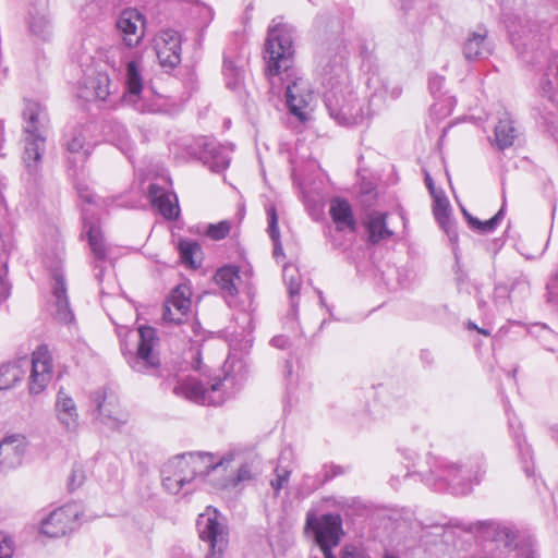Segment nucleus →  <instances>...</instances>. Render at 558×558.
<instances>
[{"mask_svg":"<svg viewBox=\"0 0 558 558\" xmlns=\"http://www.w3.org/2000/svg\"><path fill=\"white\" fill-rule=\"evenodd\" d=\"M348 56L347 45L337 39L322 49L318 69L330 117L342 125H357L371 118L372 110L369 100L359 98L353 90L347 66Z\"/></svg>","mask_w":558,"mask_h":558,"instance_id":"nucleus-1","label":"nucleus"},{"mask_svg":"<svg viewBox=\"0 0 558 558\" xmlns=\"http://www.w3.org/2000/svg\"><path fill=\"white\" fill-rule=\"evenodd\" d=\"M293 33V27L288 24L270 25L265 44V59L271 88H275L277 82L282 83L290 113L300 121H305V109L313 100V93L307 81L294 68Z\"/></svg>","mask_w":558,"mask_h":558,"instance_id":"nucleus-2","label":"nucleus"},{"mask_svg":"<svg viewBox=\"0 0 558 558\" xmlns=\"http://www.w3.org/2000/svg\"><path fill=\"white\" fill-rule=\"evenodd\" d=\"M24 119V153L23 162L28 181L37 183L40 174L41 157L46 150L49 129L47 109L37 101L28 100L23 110Z\"/></svg>","mask_w":558,"mask_h":558,"instance_id":"nucleus-3","label":"nucleus"},{"mask_svg":"<svg viewBox=\"0 0 558 558\" xmlns=\"http://www.w3.org/2000/svg\"><path fill=\"white\" fill-rule=\"evenodd\" d=\"M477 525L489 537L490 550L500 549L497 556L502 557L517 550L518 558H538L535 541L529 535H519L513 525L493 521L481 522Z\"/></svg>","mask_w":558,"mask_h":558,"instance_id":"nucleus-4","label":"nucleus"},{"mask_svg":"<svg viewBox=\"0 0 558 558\" xmlns=\"http://www.w3.org/2000/svg\"><path fill=\"white\" fill-rule=\"evenodd\" d=\"M225 378L215 379L209 386H205L196 377H179L172 388L175 396L182 397L203 405H220L225 402Z\"/></svg>","mask_w":558,"mask_h":558,"instance_id":"nucleus-5","label":"nucleus"},{"mask_svg":"<svg viewBox=\"0 0 558 558\" xmlns=\"http://www.w3.org/2000/svg\"><path fill=\"white\" fill-rule=\"evenodd\" d=\"M484 459L481 454L469 458L464 463H454L442 461L438 464L436 470H432L438 480L447 482L449 485H463L460 489L461 493L469 492L466 482H478L482 474L485 472Z\"/></svg>","mask_w":558,"mask_h":558,"instance_id":"nucleus-6","label":"nucleus"},{"mask_svg":"<svg viewBox=\"0 0 558 558\" xmlns=\"http://www.w3.org/2000/svg\"><path fill=\"white\" fill-rule=\"evenodd\" d=\"M196 526L199 538L208 546L206 558H222L229 543L228 530L217 512L199 514Z\"/></svg>","mask_w":558,"mask_h":558,"instance_id":"nucleus-7","label":"nucleus"},{"mask_svg":"<svg viewBox=\"0 0 558 558\" xmlns=\"http://www.w3.org/2000/svg\"><path fill=\"white\" fill-rule=\"evenodd\" d=\"M140 341L135 354H130L128 363L137 373H146L159 365V357L155 352L158 338L156 330L149 326L138 328Z\"/></svg>","mask_w":558,"mask_h":558,"instance_id":"nucleus-8","label":"nucleus"},{"mask_svg":"<svg viewBox=\"0 0 558 558\" xmlns=\"http://www.w3.org/2000/svg\"><path fill=\"white\" fill-rule=\"evenodd\" d=\"M305 530H311L319 547H335L340 542L341 518L339 514L327 513L317 517L307 512Z\"/></svg>","mask_w":558,"mask_h":558,"instance_id":"nucleus-9","label":"nucleus"},{"mask_svg":"<svg viewBox=\"0 0 558 558\" xmlns=\"http://www.w3.org/2000/svg\"><path fill=\"white\" fill-rule=\"evenodd\" d=\"M90 401L94 404V416L101 424L109 428L117 429L124 425L129 420V414L122 410L118 399L105 391L97 390L90 395Z\"/></svg>","mask_w":558,"mask_h":558,"instance_id":"nucleus-10","label":"nucleus"},{"mask_svg":"<svg viewBox=\"0 0 558 558\" xmlns=\"http://www.w3.org/2000/svg\"><path fill=\"white\" fill-rule=\"evenodd\" d=\"M81 515L77 504H68L53 510L41 521L40 532L49 537H61L73 531Z\"/></svg>","mask_w":558,"mask_h":558,"instance_id":"nucleus-11","label":"nucleus"},{"mask_svg":"<svg viewBox=\"0 0 558 558\" xmlns=\"http://www.w3.org/2000/svg\"><path fill=\"white\" fill-rule=\"evenodd\" d=\"M192 291L186 284L175 287L163 305L162 319L166 323L181 325L186 322L191 312Z\"/></svg>","mask_w":558,"mask_h":558,"instance_id":"nucleus-12","label":"nucleus"},{"mask_svg":"<svg viewBox=\"0 0 558 558\" xmlns=\"http://www.w3.org/2000/svg\"><path fill=\"white\" fill-rule=\"evenodd\" d=\"M88 211L89 210L87 208H83V229L86 233L88 244L94 256L93 266L96 270L95 278L98 281H101L104 275L102 263L107 260L108 247L99 223L88 219Z\"/></svg>","mask_w":558,"mask_h":558,"instance_id":"nucleus-13","label":"nucleus"},{"mask_svg":"<svg viewBox=\"0 0 558 558\" xmlns=\"http://www.w3.org/2000/svg\"><path fill=\"white\" fill-rule=\"evenodd\" d=\"M181 35L174 29H163L156 39L155 49L163 68H175L181 61Z\"/></svg>","mask_w":558,"mask_h":558,"instance_id":"nucleus-14","label":"nucleus"},{"mask_svg":"<svg viewBox=\"0 0 558 558\" xmlns=\"http://www.w3.org/2000/svg\"><path fill=\"white\" fill-rule=\"evenodd\" d=\"M90 131L85 125L74 128L64 138L63 146L69 153V160L75 166L84 163L93 151V145L88 141Z\"/></svg>","mask_w":558,"mask_h":558,"instance_id":"nucleus-15","label":"nucleus"},{"mask_svg":"<svg viewBox=\"0 0 558 558\" xmlns=\"http://www.w3.org/2000/svg\"><path fill=\"white\" fill-rule=\"evenodd\" d=\"M51 357L46 347H39L32 355V372L29 376V391L41 392L51 378Z\"/></svg>","mask_w":558,"mask_h":558,"instance_id":"nucleus-16","label":"nucleus"},{"mask_svg":"<svg viewBox=\"0 0 558 558\" xmlns=\"http://www.w3.org/2000/svg\"><path fill=\"white\" fill-rule=\"evenodd\" d=\"M118 29L123 34L128 47H135L144 35V16L135 9L123 10L117 21Z\"/></svg>","mask_w":558,"mask_h":558,"instance_id":"nucleus-17","label":"nucleus"},{"mask_svg":"<svg viewBox=\"0 0 558 558\" xmlns=\"http://www.w3.org/2000/svg\"><path fill=\"white\" fill-rule=\"evenodd\" d=\"M26 438L21 434H11L0 441V466L14 469L22 463L26 451Z\"/></svg>","mask_w":558,"mask_h":558,"instance_id":"nucleus-18","label":"nucleus"},{"mask_svg":"<svg viewBox=\"0 0 558 558\" xmlns=\"http://www.w3.org/2000/svg\"><path fill=\"white\" fill-rule=\"evenodd\" d=\"M463 56L466 60H482L488 58L494 50V45L488 38L485 27L478 26L468 34L463 44Z\"/></svg>","mask_w":558,"mask_h":558,"instance_id":"nucleus-19","label":"nucleus"},{"mask_svg":"<svg viewBox=\"0 0 558 558\" xmlns=\"http://www.w3.org/2000/svg\"><path fill=\"white\" fill-rule=\"evenodd\" d=\"M183 456L195 480L204 478V476L208 475L211 471H218L223 468L226 463L230 462V459L218 458L209 452H189L183 453Z\"/></svg>","mask_w":558,"mask_h":558,"instance_id":"nucleus-20","label":"nucleus"},{"mask_svg":"<svg viewBox=\"0 0 558 558\" xmlns=\"http://www.w3.org/2000/svg\"><path fill=\"white\" fill-rule=\"evenodd\" d=\"M57 420L68 432H75L78 428V413L74 400L60 390L54 404Z\"/></svg>","mask_w":558,"mask_h":558,"instance_id":"nucleus-21","label":"nucleus"},{"mask_svg":"<svg viewBox=\"0 0 558 558\" xmlns=\"http://www.w3.org/2000/svg\"><path fill=\"white\" fill-rule=\"evenodd\" d=\"M110 95V78L106 72L93 71L83 81L81 96L86 99L106 100Z\"/></svg>","mask_w":558,"mask_h":558,"instance_id":"nucleus-22","label":"nucleus"},{"mask_svg":"<svg viewBox=\"0 0 558 558\" xmlns=\"http://www.w3.org/2000/svg\"><path fill=\"white\" fill-rule=\"evenodd\" d=\"M141 113H171L173 111V104L162 95L153 92H146L143 96L138 95L136 100L128 102Z\"/></svg>","mask_w":558,"mask_h":558,"instance_id":"nucleus-23","label":"nucleus"},{"mask_svg":"<svg viewBox=\"0 0 558 558\" xmlns=\"http://www.w3.org/2000/svg\"><path fill=\"white\" fill-rule=\"evenodd\" d=\"M434 205L433 213L435 219L441 227V229L447 233L451 242H456L458 240V232L456 230L454 222L450 218V205L448 198L444 194L442 191L433 195Z\"/></svg>","mask_w":558,"mask_h":558,"instance_id":"nucleus-24","label":"nucleus"},{"mask_svg":"<svg viewBox=\"0 0 558 558\" xmlns=\"http://www.w3.org/2000/svg\"><path fill=\"white\" fill-rule=\"evenodd\" d=\"M387 215L379 211H372L365 220V230L367 241L372 244L388 241L393 232L388 228L386 221Z\"/></svg>","mask_w":558,"mask_h":558,"instance_id":"nucleus-25","label":"nucleus"},{"mask_svg":"<svg viewBox=\"0 0 558 558\" xmlns=\"http://www.w3.org/2000/svg\"><path fill=\"white\" fill-rule=\"evenodd\" d=\"M52 296L54 300L56 318L65 324L72 322L74 316L69 305L65 282L60 274H56L53 277Z\"/></svg>","mask_w":558,"mask_h":558,"instance_id":"nucleus-26","label":"nucleus"},{"mask_svg":"<svg viewBox=\"0 0 558 558\" xmlns=\"http://www.w3.org/2000/svg\"><path fill=\"white\" fill-rule=\"evenodd\" d=\"M329 214L338 231H343L347 228L355 231L356 223L348 201L340 197L331 199Z\"/></svg>","mask_w":558,"mask_h":558,"instance_id":"nucleus-27","label":"nucleus"},{"mask_svg":"<svg viewBox=\"0 0 558 558\" xmlns=\"http://www.w3.org/2000/svg\"><path fill=\"white\" fill-rule=\"evenodd\" d=\"M201 159L214 172L226 170L230 163L228 154L215 141L204 143Z\"/></svg>","mask_w":558,"mask_h":558,"instance_id":"nucleus-28","label":"nucleus"},{"mask_svg":"<svg viewBox=\"0 0 558 558\" xmlns=\"http://www.w3.org/2000/svg\"><path fill=\"white\" fill-rule=\"evenodd\" d=\"M125 85L126 93L123 96V101L128 104L131 100H136V97L143 90V77L141 73V60L133 59L126 62L125 66Z\"/></svg>","mask_w":558,"mask_h":558,"instance_id":"nucleus-29","label":"nucleus"},{"mask_svg":"<svg viewBox=\"0 0 558 558\" xmlns=\"http://www.w3.org/2000/svg\"><path fill=\"white\" fill-rule=\"evenodd\" d=\"M149 197L151 203L158 207L160 214L169 220L175 219L179 215V207L175 196L163 192L156 184L149 185Z\"/></svg>","mask_w":558,"mask_h":558,"instance_id":"nucleus-30","label":"nucleus"},{"mask_svg":"<svg viewBox=\"0 0 558 558\" xmlns=\"http://www.w3.org/2000/svg\"><path fill=\"white\" fill-rule=\"evenodd\" d=\"M518 136L517 129L513 126V121L508 112H502L498 118V123L495 126L494 144L498 149L504 150L513 145Z\"/></svg>","mask_w":558,"mask_h":558,"instance_id":"nucleus-31","label":"nucleus"},{"mask_svg":"<svg viewBox=\"0 0 558 558\" xmlns=\"http://www.w3.org/2000/svg\"><path fill=\"white\" fill-rule=\"evenodd\" d=\"M215 280L225 295L234 296L238 294L241 281L238 267L225 266L219 268L215 275Z\"/></svg>","mask_w":558,"mask_h":558,"instance_id":"nucleus-32","label":"nucleus"},{"mask_svg":"<svg viewBox=\"0 0 558 558\" xmlns=\"http://www.w3.org/2000/svg\"><path fill=\"white\" fill-rule=\"evenodd\" d=\"M27 23L29 31L34 35L44 39L49 35V21L46 15L45 7L31 9Z\"/></svg>","mask_w":558,"mask_h":558,"instance_id":"nucleus-33","label":"nucleus"},{"mask_svg":"<svg viewBox=\"0 0 558 558\" xmlns=\"http://www.w3.org/2000/svg\"><path fill=\"white\" fill-rule=\"evenodd\" d=\"M10 245V236L0 234V303L9 298L11 290L10 283L4 278L8 272L7 258L2 259V254L9 250Z\"/></svg>","mask_w":558,"mask_h":558,"instance_id":"nucleus-34","label":"nucleus"},{"mask_svg":"<svg viewBox=\"0 0 558 558\" xmlns=\"http://www.w3.org/2000/svg\"><path fill=\"white\" fill-rule=\"evenodd\" d=\"M268 217V233L274 243V256L278 258L279 256H283V247L280 242V231L278 227V216L276 211V207L270 205L266 209Z\"/></svg>","mask_w":558,"mask_h":558,"instance_id":"nucleus-35","label":"nucleus"},{"mask_svg":"<svg viewBox=\"0 0 558 558\" xmlns=\"http://www.w3.org/2000/svg\"><path fill=\"white\" fill-rule=\"evenodd\" d=\"M531 333L535 335L539 339L546 350L558 353V335L546 325H534Z\"/></svg>","mask_w":558,"mask_h":558,"instance_id":"nucleus-36","label":"nucleus"},{"mask_svg":"<svg viewBox=\"0 0 558 558\" xmlns=\"http://www.w3.org/2000/svg\"><path fill=\"white\" fill-rule=\"evenodd\" d=\"M223 75H225L228 88L236 89V88H239V86L243 80L244 70L242 69V66L236 65L233 61L225 58Z\"/></svg>","mask_w":558,"mask_h":558,"instance_id":"nucleus-37","label":"nucleus"},{"mask_svg":"<svg viewBox=\"0 0 558 558\" xmlns=\"http://www.w3.org/2000/svg\"><path fill=\"white\" fill-rule=\"evenodd\" d=\"M23 376L17 364H3L0 366V389H9Z\"/></svg>","mask_w":558,"mask_h":558,"instance_id":"nucleus-38","label":"nucleus"},{"mask_svg":"<svg viewBox=\"0 0 558 558\" xmlns=\"http://www.w3.org/2000/svg\"><path fill=\"white\" fill-rule=\"evenodd\" d=\"M165 465H171V469L174 471L175 475H178L179 478L182 477L183 486L191 484L192 481L195 480L194 475L191 474L189 463L186 462L183 454L170 459Z\"/></svg>","mask_w":558,"mask_h":558,"instance_id":"nucleus-39","label":"nucleus"},{"mask_svg":"<svg viewBox=\"0 0 558 558\" xmlns=\"http://www.w3.org/2000/svg\"><path fill=\"white\" fill-rule=\"evenodd\" d=\"M284 283L288 287L290 298L293 299L299 294L301 289V275L298 268L293 265H286L282 271Z\"/></svg>","mask_w":558,"mask_h":558,"instance_id":"nucleus-40","label":"nucleus"},{"mask_svg":"<svg viewBox=\"0 0 558 558\" xmlns=\"http://www.w3.org/2000/svg\"><path fill=\"white\" fill-rule=\"evenodd\" d=\"M504 218V207H501L498 213L486 221H481L475 217H470V228L480 232V233H490L493 232L500 221Z\"/></svg>","mask_w":558,"mask_h":558,"instance_id":"nucleus-41","label":"nucleus"},{"mask_svg":"<svg viewBox=\"0 0 558 558\" xmlns=\"http://www.w3.org/2000/svg\"><path fill=\"white\" fill-rule=\"evenodd\" d=\"M514 440L519 449L521 462L523 464V470L527 476H531L534 473V466L532 463V450L530 446L526 444L525 439L522 438L517 433L514 434Z\"/></svg>","mask_w":558,"mask_h":558,"instance_id":"nucleus-42","label":"nucleus"},{"mask_svg":"<svg viewBox=\"0 0 558 558\" xmlns=\"http://www.w3.org/2000/svg\"><path fill=\"white\" fill-rule=\"evenodd\" d=\"M171 465H163L161 469L162 486L171 494H178L183 489L182 477H178Z\"/></svg>","mask_w":558,"mask_h":558,"instance_id":"nucleus-43","label":"nucleus"},{"mask_svg":"<svg viewBox=\"0 0 558 558\" xmlns=\"http://www.w3.org/2000/svg\"><path fill=\"white\" fill-rule=\"evenodd\" d=\"M179 251L183 263L191 266H196L193 256L196 252L201 251V246L195 241L182 240L179 243Z\"/></svg>","mask_w":558,"mask_h":558,"instance_id":"nucleus-44","label":"nucleus"},{"mask_svg":"<svg viewBox=\"0 0 558 558\" xmlns=\"http://www.w3.org/2000/svg\"><path fill=\"white\" fill-rule=\"evenodd\" d=\"M230 232V223L228 221H220L216 225H209L207 234L214 240L225 239Z\"/></svg>","mask_w":558,"mask_h":558,"instance_id":"nucleus-45","label":"nucleus"},{"mask_svg":"<svg viewBox=\"0 0 558 558\" xmlns=\"http://www.w3.org/2000/svg\"><path fill=\"white\" fill-rule=\"evenodd\" d=\"M510 291L507 286L498 284L494 291V303L498 310H502L509 301Z\"/></svg>","mask_w":558,"mask_h":558,"instance_id":"nucleus-46","label":"nucleus"},{"mask_svg":"<svg viewBox=\"0 0 558 558\" xmlns=\"http://www.w3.org/2000/svg\"><path fill=\"white\" fill-rule=\"evenodd\" d=\"M275 472L276 477L270 481V485L274 488L275 493L278 494L279 490L288 483L290 477V471L277 468Z\"/></svg>","mask_w":558,"mask_h":558,"instance_id":"nucleus-47","label":"nucleus"},{"mask_svg":"<svg viewBox=\"0 0 558 558\" xmlns=\"http://www.w3.org/2000/svg\"><path fill=\"white\" fill-rule=\"evenodd\" d=\"M85 481V473L81 465H74L69 477V487L74 490L82 486Z\"/></svg>","mask_w":558,"mask_h":558,"instance_id":"nucleus-48","label":"nucleus"},{"mask_svg":"<svg viewBox=\"0 0 558 558\" xmlns=\"http://www.w3.org/2000/svg\"><path fill=\"white\" fill-rule=\"evenodd\" d=\"M14 553V542L11 537L4 536L0 539V558H12Z\"/></svg>","mask_w":558,"mask_h":558,"instance_id":"nucleus-49","label":"nucleus"},{"mask_svg":"<svg viewBox=\"0 0 558 558\" xmlns=\"http://www.w3.org/2000/svg\"><path fill=\"white\" fill-rule=\"evenodd\" d=\"M252 478V472L247 464H243L239 468L235 477L233 478V486H238L239 484L250 481Z\"/></svg>","mask_w":558,"mask_h":558,"instance_id":"nucleus-50","label":"nucleus"},{"mask_svg":"<svg viewBox=\"0 0 558 558\" xmlns=\"http://www.w3.org/2000/svg\"><path fill=\"white\" fill-rule=\"evenodd\" d=\"M444 83H445L444 76H440V75L430 76L429 82H428L430 93L433 95L440 93L442 89Z\"/></svg>","mask_w":558,"mask_h":558,"instance_id":"nucleus-51","label":"nucleus"},{"mask_svg":"<svg viewBox=\"0 0 558 558\" xmlns=\"http://www.w3.org/2000/svg\"><path fill=\"white\" fill-rule=\"evenodd\" d=\"M549 300L558 302V274L547 284Z\"/></svg>","mask_w":558,"mask_h":558,"instance_id":"nucleus-52","label":"nucleus"},{"mask_svg":"<svg viewBox=\"0 0 558 558\" xmlns=\"http://www.w3.org/2000/svg\"><path fill=\"white\" fill-rule=\"evenodd\" d=\"M517 20L519 21L520 19L519 17H509L507 20H505V23H506V26L508 28V32H509V35H510V38L512 40V43H514L515 40V35H518L519 37H521L519 31L517 29V26H515V23H517Z\"/></svg>","mask_w":558,"mask_h":558,"instance_id":"nucleus-53","label":"nucleus"},{"mask_svg":"<svg viewBox=\"0 0 558 558\" xmlns=\"http://www.w3.org/2000/svg\"><path fill=\"white\" fill-rule=\"evenodd\" d=\"M342 558H369L362 550L355 547H345L343 550Z\"/></svg>","mask_w":558,"mask_h":558,"instance_id":"nucleus-54","label":"nucleus"},{"mask_svg":"<svg viewBox=\"0 0 558 558\" xmlns=\"http://www.w3.org/2000/svg\"><path fill=\"white\" fill-rule=\"evenodd\" d=\"M345 472V470L342 466L339 465H330L326 466V473H325V480L332 478L337 475H341Z\"/></svg>","mask_w":558,"mask_h":558,"instance_id":"nucleus-55","label":"nucleus"},{"mask_svg":"<svg viewBox=\"0 0 558 558\" xmlns=\"http://www.w3.org/2000/svg\"><path fill=\"white\" fill-rule=\"evenodd\" d=\"M119 53V48L111 47L106 51V62L112 68L117 69V62L114 60V57Z\"/></svg>","mask_w":558,"mask_h":558,"instance_id":"nucleus-56","label":"nucleus"},{"mask_svg":"<svg viewBox=\"0 0 558 558\" xmlns=\"http://www.w3.org/2000/svg\"><path fill=\"white\" fill-rule=\"evenodd\" d=\"M270 342L275 348L286 349V348H288L289 339H288V337L280 335V336L274 337Z\"/></svg>","mask_w":558,"mask_h":558,"instance_id":"nucleus-57","label":"nucleus"},{"mask_svg":"<svg viewBox=\"0 0 558 558\" xmlns=\"http://www.w3.org/2000/svg\"><path fill=\"white\" fill-rule=\"evenodd\" d=\"M425 184L432 196L439 193V191L436 190L434 181L428 172L425 173Z\"/></svg>","mask_w":558,"mask_h":558,"instance_id":"nucleus-58","label":"nucleus"},{"mask_svg":"<svg viewBox=\"0 0 558 558\" xmlns=\"http://www.w3.org/2000/svg\"><path fill=\"white\" fill-rule=\"evenodd\" d=\"M88 3H95L100 9H105L108 7H113L116 3V0H86Z\"/></svg>","mask_w":558,"mask_h":558,"instance_id":"nucleus-59","label":"nucleus"},{"mask_svg":"<svg viewBox=\"0 0 558 558\" xmlns=\"http://www.w3.org/2000/svg\"><path fill=\"white\" fill-rule=\"evenodd\" d=\"M421 359L422 361L426 362V363H432L433 362V355H432V352L429 350H422L421 351Z\"/></svg>","mask_w":558,"mask_h":558,"instance_id":"nucleus-60","label":"nucleus"},{"mask_svg":"<svg viewBox=\"0 0 558 558\" xmlns=\"http://www.w3.org/2000/svg\"><path fill=\"white\" fill-rule=\"evenodd\" d=\"M331 548L332 547H328V549L325 548V547H320L325 558H336L335 555L331 551Z\"/></svg>","mask_w":558,"mask_h":558,"instance_id":"nucleus-61","label":"nucleus"},{"mask_svg":"<svg viewBox=\"0 0 558 558\" xmlns=\"http://www.w3.org/2000/svg\"><path fill=\"white\" fill-rule=\"evenodd\" d=\"M456 526L462 529L463 531H468V532H472L473 530V525L472 524H460V523H456L454 524Z\"/></svg>","mask_w":558,"mask_h":558,"instance_id":"nucleus-62","label":"nucleus"},{"mask_svg":"<svg viewBox=\"0 0 558 558\" xmlns=\"http://www.w3.org/2000/svg\"><path fill=\"white\" fill-rule=\"evenodd\" d=\"M81 197H83L88 204H93L95 202L94 195H92V194H88V195L81 194Z\"/></svg>","mask_w":558,"mask_h":558,"instance_id":"nucleus-63","label":"nucleus"},{"mask_svg":"<svg viewBox=\"0 0 558 558\" xmlns=\"http://www.w3.org/2000/svg\"><path fill=\"white\" fill-rule=\"evenodd\" d=\"M551 437L558 441V425L551 428Z\"/></svg>","mask_w":558,"mask_h":558,"instance_id":"nucleus-64","label":"nucleus"}]
</instances>
